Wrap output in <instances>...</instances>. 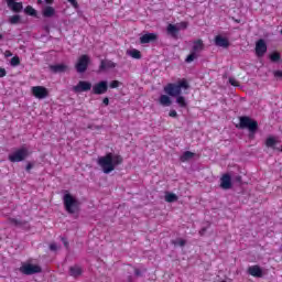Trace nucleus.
Masks as SVG:
<instances>
[{
  "label": "nucleus",
  "instance_id": "obj_1",
  "mask_svg": "<svg viewBox=\"0 0 282 282\" xmlns=\"http://www.w3.org/2000/svg\"><path fill=\"white\" fill-rule=\"evenodd\" d=\"M182 89L184 91H186V89H191V85L186 78H183L176 83H169L166 86H164L165 94H167V96H172V98H176L177 105L182 109H186V98L182 96Z\"/></svg>",
  "mask_w": 282,
  "mask_h": 282
},
{
  "label": "nucleus",
  "instance_id": "obj_2",
  "mask_svg": "<svg viewBox=\"0 0 282 282\" xmlns=\"http://www.w3.org/2000/svg\"><path fill=\"white\" fill-rule=\"evenodd\" d=\"M122 162H124L122 155L109 152L106 155L100 156L97 161V164L102 170V173L109 175V173L116 171V166H120Z\"/></svg>",
  "mask_w": 282,
  "mask_h": 282
},
{
  "label": "nucleus",
  "instance_id": "obj_3",
  "mask_svg": "<svg viewBox=\"0 0 282 282\" xmlns=\"http://www.w3.org/2000/svg\"><path fill=\"white\" fill-rule=\"evenodd\" d=\"M64 208L68 215H74V213H78V208H80V202L76 199L72 194L66 193L63 197Z\"/></svg>",
  "mask_w": 282,
  "mask_h": 282
},
{
  "label": "nucleus",
  "instance_id": "obj_4",
  "mask_svg": "<svg viewBox=\"0 0 282 282\" xmlns=\"http://www.w3.org/2000/svg\"><path fill=\"white\" fill-rule=\"evenodd\" d=\"M206 45L204 44V40L198 39L193 42L192 51L185 58V63H193L196 58H199V54L204 52Z\"/></svg>",
  "mask_w": 282,
  "mask_h": 282
},
{
  "label": "nucleus",
  "instance_id": "obj_5",
  "mask_svg": "<svg viewBox=\"0 0 282 282\" xmlns=\"http://www.w3.org/2000/svg\"><path fill=\"white\" fill-rule=\"evenodd\" d=\"M239 127L240 129H248L251 134H254L259 129V122L248 116H243L239 118Z\"/></svg>",
  "mask_w": 282,
  "mask_h": 282
},
{
  "label": "nucleus",
  "instance_id": "obj_6",
  "mask_svg": "<svg viewBox=\"0 0 282 282\" xmlns=\"http://www.w3.org/2000/svg\"><path fill=\"white\" fill-rule=\"evenodd\" d=\"M28 155H30V153L26 150V148H20L15 150L13 153L9 154L8 160L9 162H13V163L23 162V160H25Z\"/></svg>",
  "mask_w": 282,
  "mask_h": 282
},
{
  "label": "nucleus",
  "instance_id": "obj_7",
  "mask_svg": "<svg viewBox=\"0 0 282 282\" xmlns=\"http://www.w3.org/2000/svg\"><path fill=\"white\" fill-rule=\"evenodd\" d=\"M89 63H91L89 55L84 54L79 56V58L77 59V63L75 64L76 72L78 74H85L87 67H89Z\"/></svg>",
  "mask_w": 282,
  "mask_h": 282
},
{
  "label": "nucleus",
  "instance_id": "obj_8",
  "mask_svg": "<svg viewBox=\"0 0 282 282\" xmlns=\"http://www.w3.org/2000/svg\"><path fill=\"white\" fill-rule=\"evenodd\" d=\"M106 91H109V82L108 80H100L94 84L91 94L95 96H102Z\"/></svg>",
  "mask_w": 282,
  "mask_h": 282
},
{
  "label": "nucleus",
  "instance_id": "obj_9",
  "mask_svg": "<svg viewBox=\"0 0 282 282\" xmlns=\"http://www.w3.org/2000/svg\"><path fill=\"white\" fill-rule=\"evenodd\" d=\"M31 94L34 96V98H37L39 100H44V98H47L50 96V90L45 86H33L31 88Z\"/></svg>",
  "mask_w": 282,
  "mask_h": 282
},
{
  "label": "nucleus",
  "instance_id": "obj_10",
  "mask_svg": "<svg viewBox=\"0 0 282 282\" xmlns=\"http://www.w3.org/2000/svg\"><path fill=\"white\" fill-rule=\"evenodd\" d=\"M42 271L40 265L36 264H23L22 267H20V272L22 274H25L26 276H30L32 274H39Z\"/></svg>",
  "mask_w": 282,
  "mask_h": 282
},
{
  "label": "nucleus",
  "instance_id": "obj_11",
  "mask_svg": "<svg viewBox=\"0 0 282 282\" xmlns=\"http://www.w3.org/2000/svg\"><path fill=\"white\" fill-rule=\"evenodd\" d=\"M265 52H268V44H265V40H258L256 43V55L258 58L265 56Z\"/></svg>",
  "mask_w": 282,
  "mask_h": 282
},
{
  "label": "nucleus",
  "instance_id": "obj_12",
  "mask_svg": "<svg viewBox=\"0 0 282 282\" xmlns=\"http://www.w3.org/2000/svg\"><path fill=\"white\" fill-rule=\"evenodd\" d=\"M91 90V83L80 80L76 86L73 87V91L75 94H83V91H90Z\"/></svg>",
  "mask_w": 282,
  "mask_h": 282
},
{
  "label": "nucleus",
  "instance_id": "obj_13",
  "mask_svg": "<svg viewBox=\"0 0 282 282\" xmlns=\"http://www.w3.org/2000/svg\"><path fill=\"white\" fill-rule=\"evenodd\" d=\"M220 188L224 191H230V188H232V177L230 174H224L220 177Z\"/></svg>",
  "mask_w": 282,
  "mask_h": 282
},
{
  "label": "nucleus",
  "instance_id": "obj_14",
  "mask_svg": "<svg viewBox=\"0 0 282 282\" xmlns=\"http://www.w3.org/2000/svg\"><path fill=\"white\" fill-rule=\"evenodd\" d=\"M248 274L254 276L256 279H261L263 276V270L261 267L254 264L248 268Z\"/></svg>",
  "mask_w": 282,
  "mask_h": 282
},
{
  "label": "nucleus",
  "instance_id": "obj_15",
  "mask_svg": "<svg viewBox=\"0 0 282 282\" xmlns=\"http://www.w3.org/2000/svg\"><path fill=\"white\" fill-rule=\"evenodd\" d=\"M155 41H158L156 33H145L140 37L141 45H145L147 43H153Z\"/></svg>",
  "mask_w": 282,
  "mask_h": 282
},
{
  "label": "nucleus",
  "instance_id": "obj_16",
  "mask_svg": "<svg viewBox=\"0 0 282 282\" xmlns=\"http://www.w3.org/2000/svg\"><path fill=\"white\" fill-rule=\"evenodd\" d=\"M214 43L217 47H225V48L230 47V41H228L227 37H224L221 35H216Z\"/></svg>",
  "mask_w": 282,
  "mask_h": 282
},
{
  "label": "nucleus",
  "instance_id": "obj_17",
  "mask_svg": "<svg viewBox=\"0 0 282 282\" xmlns=\"http://www.w3.org/2000/svg\"><path fill=\"white\" fill-rule=\"evenodd\" d=\"M8 8H10L13 12H21L23 10V2H17L15 0H6Z\"/></svg>",
  "mask_w": 282,
  "mask_h": 282
},
{
  "label": "nucleus",
  "instance_id": "obj_18",
  "mask_svg": "<svg viewBox=\"0 0 282 282\" xmlns=\"http://www.w3.org/2000/svg\"><path fill=\"white\" fill-rule=\"evenodd\" d=\"M167 34L172 36V39H177V35L180 34V29L175 24H169L166 28Z\"/></svg>",
  "mask_w": 282,
  "mask_h": 282
},
{
  "label": "nucleus",
  "instance_id": "obj_19",
  "mask_svg": "<svg viewBox=\"0 0 282 282\" xmlns=\"http://www.w3.org/2000/svg\"><path fill=\"white\" fill-rule=\"evenodd\" d=\"M115 67H116V63H113L111 61H106V59L100 61V66H99L100 70L113 69Z\"/></svg>",
  "mask_w": 282,
  "mask_h": 282
},
{
  "label": "nucleus",
  "instance_id": "obj_20",
  "mask_svg": "<svg viewBox=\"0 0 282 282\" xmlns=\"http://www.w3.org/2000/svg\"><path fill=\"white\" fill-rule=\"evenodd\" d=\"M69 274L70 276H74L76 279L80 276V274H83V268H80V265L78 264H75L69 268Z\"/></svg>",
  "mask_w": 282,
  "mask_h": 282
},
{
  "label": "nucleus",
  "instance_id": "obj_21",
  "mask_svg": "<svg viewBox=\"0 0 282 282\" xmlns=\"http://www.w3.org/2000/svg\"><path fill=\"white\" fill-rule=\"evenodd\" d=\"M42 14L45 19H50L56 14V10L53 7H45L42 11Z\"/></svg>",
  "mask_w": 282,
  "mask_h": 282
},
{
  "label": "nucleus",
  "instance_id": "obj_22",
  "mask_svg": "<svg viewBox=\"0 0 282 282\" xmlns=\"http://www.w3.org/2000/svg\"><path fill=\"white\" fill-rule=\"evenodd\" d=\"M52 72L55 74H63V72H67V65L65 64H56L51 66Z\"/></svg>",
  "mask_w": 282,
  "mask_h": 282
},
{
  "label": "nucleus",
  "instance_id": "obj_23",
  "mask_svg": "<svg viewBox=\"0 0 282 282\" xmlns=\"http://www.w3.org/2000/svg\"><path fill=\"white\" fill-rule=\"evenodd\" d=\"M159 102H160V105H162V107H171V105L173 104V101H171V97H169V95H161L159 98Z\"/></svg>",
  "mask_w": 282,
  "mask_h": 282
},
{
  "label": "nucleus",
  "instance_id": "obj_24",
  "mask_svg": "<svg viewBox=\"0 0 282 282\" xmlns=\"http://www.w3.org/2000/svg\"><path fill=\"white\" fill-rule=\"evenodd\" d=\"M195 158V153L191 151H185L183 155L180 158L181 162H188V160H193Z\"/></svg>",
  "mask_w": 282,
  "mask_h": 282
},
{
  "label": "nucleus",
  "instance_id": "obj_25",
  "mask_svg": "<svg viewBox=\"0 0 282 282\" xmlns=\"http://www.w3.org/2000/svg\"><path fill=\"white\" fill-rule=\"evenodd\" d=\"M10 224H13V226H18L19 228H23V226H28V221L20 220L17 218H10Z\"/></svg>",
  "mask_w": 282,
  "mask_h": 282
},
{
  "label": "nucleus",
  "instance_id": "obj_26",
  "mask_svg": "<svg viewBox=\"0 0 282 282\" xmlns=\"http://www.w3.org/2000/svg\"><path fill=\"white\" fill-rule=\"evenodd\" d=\"M24 12H25V14H28L29 17H37V12H36V9H33V7L32 6H26L25 8H24Z\"/></svg>",
  "mask_w": 282,
  "mask_h": 282
},
{
  "label": "nucleus",
  "instance_id": "obj_27",
  "mask_svg": "<svg viewBox=\"0 0 282 282\" xmlns=\"http://www.w3.org/2000/svg\"><path fill=\"white\" fill-rule=\"evenodd\" d=\"M178 197L174 193H166L165 194V202L169 204H173V202H177Z\"/></svg>",
  "mask_w": 282,
  "mask_h": 282
},
{
  "label": "nucleus",
  "instance_id": "obj_28",
  "mask_svg": "<svg viewBox=\"0 0 282 282\" xmlns=\"http://www.w3.org/2000/svg\"><path fill=\"white\" fill-rule=\"evenodd\" d=\"M275 145H276V139H274V137L267 138L265 147H268L269 149H274Z\"/></svg>",
  "mask_w": 282,
  "mask_h": 282
},
{
  "label": "nucleus",
  "instance_id": "obj_29",
  "mask_svg": "<svg viewBox=\"0 0 282 282\" xmlns=\"http://www.w3.org/2000/svg\"><path fill=\"white\" fill-rule=\"evenodd\" d=\"M129 54L132 58H135L137 61H140V58H142V53L139 50L133 48L132 51H130Z\"/></svg>",
  "mask_w": 282,
  "mask_h": 282
},
{
  "label": "nucleus",
  "instance_id": "obj_30",
  "mask_svg": "<svg viewBox=\"0 0 282 282\" xmlns=\"http://www.w3.org/2000/svg\"><path fill=\"white\" fill-rule=\"evenodd\" d=\"M9 23H10L11 25H17L18 23H21V15H19V14L12 15V17L9 19Z\"/></svg>",
  "mask_w": 282,
  "mask_h": 282
},
{
  "label": "nucleus",
  "instance_id": "obj_31",
  "mask_svg": "<svg viewBox=\"0 0 282 282\" xmlns=\"http://www.w3.org/2000/svg\"><path fill=\"white\" fill-rule=\"evenodd\" d=\"M11 67H19L21 65V58L19 56H13L10 61Z\"/></svg>",
  "mask_w": 282,
  "mask_h": 282
},
{
  "label": "nucleus",
  "instance_id": "obj_32",
  "mask_svg": "<svg viewBox=\"0 0 282 282\" xmlns=\"http://www.w3.org/2000/svg\"><path fill=\"white\" fill-rule=\"evenodd\" d=\"M270 59H271L273 63H276V62L281 61V54L274 52V53H272V54L270 55Z\"/></svg>",
  "mask_w": 282,
  "mask_h": 282
},
{
  "label": "nucleus",
  "instance_id": "obj_33",
  "mask_svg": "<svg viewBox=\"0 0 282 282\" xmlns=\"http://www.w3.org/2000/svg\"><path fill=\"white\" fill-rule=\"evenodd\" d=\"M122 85V83H120L119 80H112L109 84L110 89H118V87H120Z\"/></svg>",
  "mask_w": 282,
  "mask_h": 282
},
{
  "label": "nucleus",
  "instance_id": "obj_34",
  "mask_svg": "<svg viewBox=\"0 0 282 282\" xmlns=\"http://www.w3.org/2000/svg\"><path fill=\"white\" fill-rule=\"evenodd\" d=\"M229 85L232 87H239V80H237L235 77H229Z\"/></svg>",
  "mask_w": 282,
  "mask_h": 282
},
{
  "label": "nucleus",
  "instance_id": "obj_35",
  "mask_svg": "<svg viewBox=\"0 0 282 282\" xmlns=\"http://www.w3.org/2000/svg\"><path fill=\"white\" fill-rule=\"evenodd\" d=\"M32 169H34V163H28L25 166L26 173H30L32 171Z\"/></svg>",
  "mask_w": 282,
  "mask_h": 282
},
{
  "label": "nucleus",
  "instance_id": "obj_36",
  "mask_svg": "<svg viewBox=\"0 0 282 282\" xmlns=\"http://www.w3.org/2000/svg\"><path fill=\"white\" fill-rule=\"evenodd\" d=\"M207 230H208V227H203V228L198 231V235H199L200 237H204V235H206Z\"/></svg>",
  "mask_w": 282,
  "mask_h": 282
},
{
  "label": "nucleus",
  "instance_id": "obj_37",
  "mask_svg": "<svg viewBox=\"0 0 282 282\" xmlns=\"http://www.w3.org/2000/svg\"><path fill=\"white\" fill-rule=\"evenodd\" d=\"M68 3H70V6H73V8H78V0H67Z\"/></svg>",
  "mask_w": 282,
  "mask_h": 282
},
{
  "label": "nucleus",
  "instance_id": "obj_38",
  "mask_svg": "<svg viewBox=\"0 0 282 282\" xmlns=\"http://www.w3.org/2000/svg\"><path fill=\"white\" fill-rule=\"evenodd\" d=\"M273 76H274L275 78H282V70H274V72H273Z\"/></svg>",
  "mask_w": 282,
  "mask_h": 282
},
{
  "label": "nucleus",
  "instance_id": "obj_39",
  "mask_svg": "<svg viewBox=\"0 0 282 282\" xmlns=\"http://www.w3.org/2000/svg\"><path fill=\"white\" fill-rule=\"evenodd\" d=\"M169 116H170V118H177V111L176 110H170Z\"/></svg>",
  "mask_w": 282,
  "mask_h": 282
},
{
  "label": "nucleus",
  "instance_id": "obj_40",
  "mask_svg": "<svg viewBox=\"0 0 282 282\" xmlns=\"http://www.w3.org/2000/svg\"><path fill=\"white\" fill-rule=\"evenodd\" d=\"M62 242L64 243L65 248L69 250V241H67V238H62Z\"/></svg>",
  "mask_w": 282,
  "mask_h": 282
},
{
  "label": "nucleus",
  "instance_id": "obj_41",
  "mask_svg": "<svg viewBox=\"0 0 282 282\" xmlns=\"http://www.w3.org/2000/svg\"><path fill=\"white\" fill-rule=\"evenodd\" d=\"M50 250H52L53 252H56L58 250V247L56 246V243H51Z\"/></svg>",
  "mask_w": 282,
  "mask_h": 282
},
{
  "label": "nucleus",
  "instance_id": "obj_42",
  "mask_svg": "<svg viewBox=\"0 0 282 282\" xmlns=\"http://www.w3.org/2000/svg\"><path fill=\"white\" fill-rule=\"evenodd\" d=\"M8 72H6V68H0V78H4L7 76Z\"/></svg>",
  "mask_w": 282,
  "mask_h": 282
},
{
  "label": "nucleus",
  "instance_id": "obj_43",
  "mask_svg": "<svg viewBox=\"0 0 282 282\" xmlns=\"http://www.w3.org/2000/svg\"><path fill=\"white\" fill-rule=\"evenodd\" d=\"M102 105H105V107H109V97H105L102 99Z\"/></svg>",
  "mask_w": 282,
  "mask_h": 282
},
{
  "label": "nucleus",
  "instance_id": "obj_44",
  "mask_svg": "<svg viewBox=\"0 0 282 282\" xmlns=\"http://www.w3.org/2000/svg\"><path fill=\"white\" fill-rule=\"evenodd\" d=\"M135 276H142V271L140 269H134Z\"/></svg>",
  "mask_w": 282,
  "mask_h": 282
},
{
  "label": "nucleus",
  "instance_id": "obj_45",
  "mask_svg": "<svg viewBox=\"0 0 282 282\" xmlns=\"http://www.w3.org/2000/svg\"><path fill=\"white\" fill-rule=\"evenodd\" d=\"M178 246H181V247L186 246V240L180 239V240H178Z\"/></svg>",
  "mask_w": 282,
  "mask_h": 282
},
{
  "label": "nucleus",
  "instance_id": "obj_46",
  "mask_svg": "<svg viewBox=\"0 0 282 282\" xmlns=\"http://www.w3.org/2000/svg\"><path fill=\"white\" fill-rule=\"evenodd\" d=\"M181 28H183V30H186V28H188V22H181Z\"/></svg>",
  "mask_w": 282,
  "mask_h": 282
},
{
  "label": "nucleus",
  "instance_id": "obj_47",
  "mask_svg": "<svg viewBox=\"0 0 282 282\" xmlns=\"http://www.w3.org/2000/svg\"><path fill=\"white\" fill-rule=\"evenodd\" d=\"M4 56H6V58H10V56H12V52L11 51H6Z\"/></svg>",
  "mask_w": 282,
  "mask_h": 282
},
{
  "label": "nucleus",
  "instance_id": "obj_48",
  "mask_svg": "<svg viewBox=\"0 0 282 282\" xmlns=\"http://www.w3.org/2000/svg\"><path fill=\"white\" fill-rule=\"evenodd\" d=\"M45 3H47L48 6H52V3H54V0H45Z\"/></svg>",
  "mask_w": 282,
  "mask_h": 282
},
{
  "label": "nucleus",
  "instance_id": "obj_49",
  "mask_svg": "<svg viewBox=\"0 0 282 282\" xmlns=\"http://www.w3.org/2000/svg\"><path fill=\"white\" fill-rule=\"evenodd\" d=\"M2 40H3V34L0 33V41H2Z\"/></svg>",
  "mask_w": 282,
  "mask_h": 282
},
{
  "label": "nucleus",
  "instance_id": "obj_50",
  "mask_svg": "<svg viewBox=\"0 0 282 282\" xmlns=\"http://www.w3.org/2000/svg\"><path fill=\"white\" fill-rule=\"evenodd\" d=\"M236 21V23H240V21L239 20H235Z\"/></svg>",
  "mask_w": 282,
  "mask_h": 282
},
{
  "label": "nucleus",
  "instance_id": "obj_51",
  "mask_svg": "<svg viewBox=\"0 0 282 282\" xmlns=\"http://www.w3.org/2000/svg\"><path fill=\"white\" fill-rule=\"evenodd\" d=\"M39 1V3H41V0H37Z\"/></svg>",
  "mask_w": 282,
  "mask_h": 282
}]
</instances>
